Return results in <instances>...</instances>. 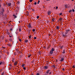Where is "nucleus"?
Listing matches in <instances>:
<instances>
[{"mask_svg": "<svg viewBox=\"0 0 75 75\" xmlns=\"http://www.w3.org/2000/svg\"><path fill=\"white\" fill-rule=\"evenodd\" d=\"M64 6L65 7V8H68V6L67 5H65Z\"/></svg>", "mask_w": 75, "mask_h": 75, "instance_id": "obj_26", "label": "nucleus"}, {"mask_svg": "<svg viewBox=\"0 0 75 75\" xmlns=\"http://www.w3.org/2000/svg\"><path fill=\"white\" fill-rule=\"evenodd\" d=\"M12 30H13V29L12 28H11L10 29V30L11 31H12Z\"/></svg>", "mask_w": 75, "mask_h": 75, "instance_id": "obj_55", "label": "nucleus"}, {"mask_svg": "<svg viewBox=\"0 0 75 75\" xmlns=\"http://www.w3.org/2000/svg\"><path fill=\"white\" fill-rule=\"evenodd\" d=\"M32 10L33 11H35V10L34 9H32Z\"/></svg>", "mask_w": 75, "mask_h": 75, "instance_id": "obj_50", "label": "nucleus"}, {"mask_svg": "<svg viewBox=\"0 0 75 75\" xmlns=\"http://www.w3.org/2000/svg\"><path fill=\"white\" fill-rule=\"evenodd\" d=\"M50 71V69L48 70L47 71V74H49V72Z\"/></svg>", "mask_w": 75, "mask_h": 75, "instance_id": "obj_14", "label": "nucleus"}, {"mask_svg": "<svg viewBox=\"0 0 75 75\" xmlns=\"http://www.w3.org/2000/svg\"><path fill=\"white\" fill-rule=\"evenodd\" d=\"M36 75H40V74L38 73Z\"/></svg>", "mask_w": 75, "mask_h": 75, "instance_id": "obj_52", "label": "nucleus"}, {"mask_svg": "<svg viewBox=\"0 0 75 75\" xmlns=\"http://www.w3.org/2000/svg\"><path fill=\"white\" fill-rule=\"evenodd\" d=\"M55 51V49L54 48H52V50H50V54H53V52Z\"/></svg>", "mask_w": 75, "mask_h": 75, "instance_id": "obj_3", "label": "nucleus"}, {"mask_svg": "<svg viewBox=\"0 0 75 75\" xmlns=\"http://www.w3.org/2000/svg\"><path fill=\"white\" fill-rule=\"evenodd\" d=\"M35 31V29H33V32H34V31Z\"/></svg>", "mask_w": 75, "mask_h": 75, "instance_id": "obj_36", "label": "nucleus"}, {"mask_svg": "<svg viewBox=\"0 0 75 75\" xmlns=\"http://www.w3.org/2000/svg\"><path fill=\"white\" fill-rule=\"evenodd\" d=\"M2 52L3 53H6V51L4 50V51H3Z\"/></svg>", "mask_w": 75, "mask_h": 75, "instance_id": "obj_28", "label": "nucleus"}, {"mask_svg": "<svg viewBox=\"0 0 75 75\" xmlns=\"http://www.w3.org/2000/svg\"><path fill=\"white\" fill-rule=\"evenodd\" d=\"M71 11H72V10H70L69 11V13H71Z\"/></svg>", "mask_w": 75, "mask_h": 75, "instance_id": "obj_29", "label": "nucleus"}, {"mask_svg": "<svg viewBox=\"0 0 75 75\" xmlns=\"http://www.w3.org/2000/svg\"><path fill=\"white\" fill-rule=\"evenodd\" d=\"M11 61H12V62H14V61H13V60H11Z\"/></svg>", "mask_w": 75, "mask_h": 75, "instance_id": "obj_57", "label": "nucleus"}, {"mask_svg": "<svg viewBox=\"0 0 75 75\" xmlns=\"http://www.w3.org/2000/svg\"><path fill=\"white\" fill-rule=\"evenodd\" d=\"M21 72V71H19L18 72V74H20V73Z\"/></svg>", "mask_w": 75, "mask_h": 75, "instance_id": "obj_41", "label": "nucleus"}, {"mask_svg": "<svg viewBox=\"0 0 75 75\" xmlns=\"http://www.w3.org/2000/svg\"><path fill=\"white\" fill-rule=\"evenodd\" d=\"M5 64V62H4V61H1L0 62V65H1L2 64V65H4Z\"/></svg>", "mask_w": 75, "mask_h": 75, "instance_id": "obj_5", "label": "nucleus"}, {"mask_svg": "<svg viewBox=\"0 0 75 75\" xmlns=\"http://www.w3.org/2000/svg\"><path fill=\"white\" fill-rule=\"evenodd\" d=\"M52 68H55V66L54 65H52Z\"/></svg>", "mask_w": 75, "mask_h": 75, "instance_id": "obj_22", "label": "nucleus"}, {"mask_svg": "<svg viewBox=\"0 0 75 75\" xmlns=\"http://www.w3.org/2000/svg\"><path fill=\"white\" fill-rule=\"evenodd\" d=\"M18 63V62H17V61H16L14 63V65H15V66H16V65H17Z\"/></svg>", "mask_w": 75, "mask_h": 75, "instance_id": "obj_7", "label": "nucleus"}, {"mask_svg": "<svg viewBox=\"0 0 75 75\" xmlns=\"http://www.w3.org/2000/svg\"><path fill=\"white\" fill-rule=\"evenodd\" d=\"M51 73H52V72H50V73H49V74L50 75H51Z\"/></svg>", "mask_w": 75, "mask_h": 75, "instance_id": "obj_53", "label": "nucleus"}, {"mask_svg": "<svg viewBox=\"0 0 75 75\" xmlns=\"http://www.w3.org/2000/svg\"><path fill=\"white\" fill-rule=\"evenodd\" d=\"M33 1V0H30L29 1L30 2H32V1Z\"/></svg>", "mask_w": 75, "mask_h": 75, "instance_id": "obj_42", "label": "nucleus"}, {"mask_svg": "<svg viewBox=\"0 0 75 75\" xmlns=\"http://www.w3.org/2000/svg\"><path fill=\"white\" fill-rule=\"evenodd\" d=\"M11 3H9L8 4V6L9 7H10L11 6Z\"/></svg>", "mask_w": 75, "mask_h": 75, "instance_id": "obj_20", "label": "nucleus"}, {"mask_svg": "<svg viewBox=\"0 0 75 75\" xmlns=\"http://www.w3.org/2000/svg\"><path fill=\"white\" fill-rule=\"evenodd\" d=\"M28 9H29V10H31V7L29 6L28 8Z\"/></svg>", "mask_w": 75, "mask_h": 75, "instance_id": "obj_34", "label": "nucleus"}, {"mask_svg": "<svg viewBox=\"0 0 75 75\" xmlns=\"http://www.w3.org/2000/svg\"><path fill=\"white\" fill-rule=\"evenodd\" d=\"M65 50H64L63 51V54H65Z\"/></svg>", "mask_w": 75, "mask_h": 75, "instance_id": "obj_23", "label": "nucleus"}, {"mask_svg": "<svg viewBox=\"0 0 75 75\" xmlns=\"http://www.w3.org/2000/svg\"><path fill=\"white\" fill-rule=\"evenodd\" d=\"M30 30H29L28 31V34H30Z\"/></svg>", "mask_w": 75, "mask_h": 75, "instance_id": "obj_37", "label": "nucleus"}, {"mask_svg": "<svg viewBox=\"0 0 75 75\" xmlns=\"http://www.w3.org/2000/svg\"><path fill=\"white\" fill-rule=\"evenodd\" d=\"M59 20H60V21H62V18H60Z\"/></svg>", "mask_w": 75, "mask_h": 75, "instance_id": "obj_24", "label": "nucleus"}, {"mask_svg": "<svg viewBox=\"0 0 75 75\" xmlns=\"http://www.w3.org/2000/svg\"><path fill=\"white\" fill-rule=\"evenodd\" d=\"M51 0H46V1H50Z\"/></svg>", "mask_w": 75, "mask_h": 75, "instance_id": "obj_58", "label": "nucleus"}, {"mask_svg": "<svg viewBox=\"0 0 75 75\" xmlns=\"http://www.w3.org/2000/svg\"><path fill=\"white\" fill-rule=\"evenodd\" d=\"M40 0H38V4H39V3H40Z\"/></svg>", "mask_w": 75, "mask_h": 75, "instance_id": "obj_43", "label": "nucleus"}, {"mask_svg": "<svg viewBox=\"0 0 75 75\" xmlns=\"http://www.w3.org/2000/svg\"><path fill=\"white\" fill-rule=\"evenodd\" d=\"M59 28H60V27H59L58 26H56V29H57V30H59Z\"/></svg>", "mask_w": 75, "mask_h": 75, "instance_id": "obj_10", "label": "nucleus"}, {"mask_svg": "<svg viewBox=\"0 0 75 75\" xmlns=\"http://www.w3.org/2000/svg\"><path fill=\"white\" fill-rule=\"evenodd\" d=\"M47 68H48V66H44V69H47Z\"/></svg>", "mask_w": 75, "mask_h": 75, "instance_id": "obj_8", "label": "nucleus"}, {"mask_svg": "<svg viewBox=\"0 0 75 75\" xmlns=\"http://www.w3.org/2000/svg\"><path fill=\"white\" fill-rule=\"evenodd\" d=\"M13 16L14 17V18H17V16L15 15H13Z\"/></svg>", "mask_w": 75, "mask_h": 75, "instance_id": "obj_12", "label": "nucleus"}, {"mask_svg": "<svg viewBox=\"0 0 75 75\" xmlns=\"http://www.w3.org/2000/svg\"><path fill=\"white\" fill-rule=\"evenodd\" d=\"M31 35L29 36V39H31Z\"/></svg>", "mask_w": 75, "mask_h": 75, "instance_id": "obj_30", "label": "nucleus"}, {"mask_svg": "<svg viewBox=\"0 0 75 75\" xmlns=\"http://www.w3.org/2000/svg\"><path fill=\"white\" fill-rule=\"evenodd\" d=\"M7 45H8V47H11V43H9L8 44H7Z\"/></svg>", "mask_w": 75, "mask_h": 75, "instance_id": "obj_11", "label": "nucleus"}, {"mask_svg": "<svg viewBox=\"0 0 75 75\" xmlns=\"http://www.w3.org/2000/svg\"><path fill=\"white\" fill-rule=\"evenodd\" d=\"M70 30L68 29V30H66V32L65 33V34H68V32H69V31Z\"/></svg>", "mask_w": 75, "mask_h": 75, "instance_id": "obj_6", "label": "nucleus"}, {"mask_svg": "<svg viewBox=\"0 0 75 75\" xmlns=\"http://www.w3.org/2000/svg\"><path fill=\"white\" fill-rule=\"evenodd\" d=\"M9 41H10L11 42V41H12V39H11V38H10L9 39Z\"/></svg>", "mask_w": 75, "mask_h": 75, "instance_id": "obj_25", "label": "nucleus"}, {"mask_svg": "<svg viewBox=\"0 0 75 75\" xmlns=\"http://www.w3.org/2000/svg\"><path fill=\"white\" fill-rule=\"evenodd\" d=\"M22 67L23 68L24 67H25V64H22Z\"/></svg>", "mask_w": 75, "mask_h": 75, "instance_id": "obj_19", "label": "nucleus"}, {"mask_svg": "<svg viewBox=\"0 0 75 75\" xmlns=\"http://www.w3.org/2000/svg\"><path fill=\"white\" fill-rule=\"evenodd\" d=\"M21 31V28H20L19 29V32H20V31Z\"/></svg>", "mask_w": 75, "mask_h": 75, "instance_id": "obj_38", "label": "nucleus"}, {"mask_svg": "<svg viewBox=\"0 0 75 75\" xmlns=\"http://www.w3.org/2000/svg\"><path fill=\"white\" fill-rule=\"evenodd\" d=\"M43 48H45V46H44V47H43Z\"/></svg>", "mask_w": 75, "mask_h": 75, "instance_id": "obj_63", "label": "nucleus"}, {"mask_svg": "<svg viewBox=\"0 0 75 75\" xmlns=\"http://www.w3.org/2000/svg\"><path fill=\"white\" fill-rule=\"evenodd\" d=\"M7 33L8 35H10V33H9V32H8Z\"/></svg>", "mask_w": 75, "mask_h": 75, "instance_id": "obj_27", "label": "nucleus"}, {"mask_svg": "<svg viewBox=\"0 0 75 75\" xmlns=\"http://www.w3.org/2000/svg\"><path fill=\"white\" fill-rule=\"evenodd\" d=\"M25 42H28V40L27 39H26L25 40Z\"/></svg>", "mask_w": 75, "mask_h": 75, "instance_id": "obj_16", "label": "nucleus"}, {"mask_svg": "<svg viewBox=\"0 0 75 75\" xmlns=\"http://www.w3.org/2000/svg\"><path fill=\"white\" fill-rule=\"evenodd\" d=\"M31 75H34V74H31Z\"/></svg>", "mask_w": 75, "mask_h": 75, "instance_id": "obj_64", "label": "nucleus"}, {"mask_svg": "<svg viewBox=\"0 0 75 75\" xmlns=\"http://www.w3.org/2000/svg\"><path fill=\"white\" fill-rule=\"evenodd\" d=\"M37 18L38 19L39 18H40V16H37Z\"/></svg>", "mask_w": 75, "mask_h": 75, "instance_id": "obj_33", "label": "nucleus"}, {"mask_svg": "<svg viewBox=\"0 0 75 75\" xmlns=\"http://www.w3.org/2000/svg\"><path fill=\"white\" fill-rule=\"evenodd\" d=\"M11 21H10L8 23H11Z\"/></svg>", "mask_w": 75, "mask_h": 75, "instance_id": "obj_60", "label": "nucleus"}, {"mask_svg": "<svg viewBox=\"0 0 75 75\" xmlns=\"http://www.w3.org/2000/svg\"><path fill=\"white\" fill-rule=\"evenodd\" d=\"M3 48H4V49H5V48H6V47H2Z\"/></svg>", "mask_w": 75, "mask_h": 75, "instance_id": "obj_54", "label": "nucleus"}, {"mask_svg": "<svg viewBox=\"0 0 75 75\" xmlns=\"http://www.w3.org/2000/svg\"><path fill=\"white\" fill-rule=\"evenodd\" d=\"M55 18H53L52 20V21L53 22H54V21H55Z\"/></svg>", "mask_w": 75, "mask_h": 75, "instance_id": "obj_13", "label": "nucleus"}, {"mask_svg": "<svg viewBox=\"0 0 75 75\" xmlns=\"http://www.w3.org/2000/svg\"><path fill=\"white\" fill-rule=\"evenodd\" d=\"M75 65H73L72 66L73 68H75Z\"/></svg>", "mask_w": 75, "mask_h": 75, "instance_id": "obj_31", "label": "nucleus"}, {"mask_svg": "<svg viewBox=\"0 0 75 75\" xmlns=\"http://www.w3.org/2000/svg\"><path fill=\"white\" fill-rule=\"evenodd\" d=\"M31 54H30V55H28V58H29L30 57H31Z\"/></svg>", "mask_w": 75, "mask_h": 75, "instance_id": "obj_17", "label": "nucleus"}, {"mask_svg": "<svg viewBox=\"0 0 75 75\" xmlns=\"http://www.w3.org/2000/svg\"><path fill=\"white\" fill-rule=\"evenodd\" d=\"M4 11V8H2L1 9H0V13L1 14H3V13Z\"/></svg>", "mask_w": 75, "mask_h": 75, "instance_id": "obj_1", "label": "nucleus"}, {"mask_svg": "<svg viewBox=\"0 0 75 75\" xmlns=\"http://www.w3.org/2000/svg\"><path fill=\"white\" fill-rule=\"evenodd\" d=\"M63 48V46H61V47H60V48L61 49H62Z\"/></svg>", "mask_w": 75, "mask_h": 75, "instance_id": "obj_40", "label": "nucleus"}, {"mask_svg": "<svg viewBox=\"0 0 75 75\" xmlns=\"http://www.w3.org/2000/svg\"><path fill=\"white\" fill-rule=\"evenodd\" d=\"M50 13H51V12L50 11H48L47 12V14L48 15H49V16H50Z\"/></svg>", "mask_w": 75, "mask_h": 75, "instance_id": "obj_15", "label": "nucleus"}, {"mask_svg": "<svg viewBox=\"0 0 75 75\" xmlns=\"http://www.w3.org/2000/svg\"><path fill=\"white\" fill-rule=\"evenodd\" d=\"M28 27H29V28H30V27H31V23H29L28 24Z\"/></svg>", "mask_w": 75, "mask_h": 75, "instance_id": "obj_9", "label": "nucleus"}, {"mask_svg": "<svg viewBox=\"0 0 75 75\" xmlns=\"http://www.w3.org/2000/svg\"><path fill=\"white\" fill-rule=\"evenodd\" d=\"M60 15L61 16V15H62V13H60Z\"/></svg>", "mask_w": 75, "mask_h": 75, "instance_id": "obj_59", "label": "nucleus"}, {"mask_svg": "<svg viewBox=\"0 0 75 75\" xmlns=\"http://www.w3.org/2000/svg\"><path fill=\"white\" fill-rule=\"evenodd\" d=\"M9 69L10 70H11V68H9Z\"/></svg>", "mask_w": 75, "mask_h": 75, "instance_id": "obj_56", "label": "nucleus"}, {"mask_svg": "<svg viewBox=\"0 0 75 75\" xmlns=\"http://www.w3.org/2000/svg\"><path fill=\"white\" fill-rule=\"evenodd\" d=\"M34 39H35V40L37 39V38L36 37H34Z\"/></svg>", "mask_w": 75, "mask_h": 75, "instance_id": "obj_48", "label": "nucleus"}, {"mask_svg": "<svg viewBox=\"0 0 75 75\" xmlns=\"http://www.w3.org/2000/svg\"><path fill=\"white\" fill-rule=\"evenodd\" d=\"M60 61L61 62H62L64 60V55H62V57H60Z\"/></svg>", "mask_w": 75, "mask_h": 75, "instance_id": "obj_2", "label": "nucleus"}, {"mask_svg": "<svg viewBox=\"0 0 75 75\" xmlns=\"http://www.w3.org/2000/svg\"><path fill=\"white\" fill-rule=\"evenodd\" d=\"M26 15L28 16H29V12L28 11H27L26 13Z\"/></svg>", "mask_w": 75, "mask_h": 75, "instance_id": "obj_18", "label": "nucleus"}, {"mask_svg": "<svg viewBox=\"0 0 75 75\" xmlns=\"http://www.w3.org/2000/svg\"><path fill=\"white\" fill-rule=\"evenodd\" d=\"M62 70L63 71H65V69H64V68H63Z\"/></svg>", "mask_w": 75, "mask_h": 75, "instance_id": "obj_46", "label": "nucleus"}, {"mask_svg": "<svg viewBox=\"0 0 75 75\" xmlns=\"http://www.w3.org/2000/svg\"><path fill=\"white\" fill-rule=\"evenodd\" d=\"M72 11H73V12H74V11H75V10L74 9H73L72 10Z\"/></svg>", "mask_w": 75, "mask_h": 75, "instance_id": "obj_44", "label": "nucleus"}, {"mask_svg": "<svg viewBox=\"0 0 75 75\" xmlns=\"http://www.w3.org/2000/svg\"><path fill=\"white\" fill-rule=\"evenodd\" d=\"M64 32H62V36L63 37H64V38H67V35H66V34H64L63 33Z\"/></svg>", "mask_w": 75, "mask_h": 75, "instance_id": "obj_4", "label": "nucleus"}, {"mask_svg": "<svg viewBox=\"0 0 75 75\" xmlns=\"http://www.w3.org/2000/svg\"><path fill=\"white\" fill-rule=\"evenodd\" d=\"M56 62H58V60H56Z\"/></svg>", "mask_w": 75, "mask_h": 75, "instance_id": "obj_62", "label": "nucleus"}, {"mask_svg": "<svg viewBox=\"0 0 75 75\" xmlns=\"http://www.w3.org/2000/svg\"><path fill=\"white\" fill-rule=\"evenodd\" d=\"M9 65L10 66V67H11V66H12V65H11V64H9Z\"/></svg>", "mask_w": 75, "mask_h": 75, "instance_id": "obj_35", "label": "nucleus"}, {"mask_svg": "<svg viewBox=\"0 0 75 75\" xmlns=\"http://www.w3.org/2000/svg\"><path fill=\"white\" fill-rule=\"evenodd\" d=\"M23 69H24L25 70V69H26V68L24 67H23Z\"/></svg>", "mask_w": 75, "mask_h": 75, "instance_id": "obj_39", "label": "nucleus"}, {"mask_svg": "<svg viewBox=\"0 0 75 75\" xmlns=\"http://www.w3.org/2000/svg\"><path fill=\"white\" fill-rule=\"evenodd\" d=\"M17 3H18V4H19L20 1H17Z\"/></svg>", "mask_w": 75, "mask_h": 75, "instance_id": "obj_47", "label": "nucleus"}, {"mask_svg": "<svg viewBox=\"0 0 75 75\" xmlns=\"http://www.w3.org/2000/svg\"><path fill=\"white\" fill-rule=\"evenodd\" d=\"M57 8H58V6H56V9H57Z\"/></svg>", "mask_w": 75, "mask_h": 75, "instance_id": "obj_51", "label": "nucleus"}, {"mask_svg": "<svg viewBox=\"0 0 75 75\" xmlns=\"http://www.w3.org/2000/svg\"><path fill=\"white\" fill-rule=\"evenodd\" d=\"M1 75H4V72L2 73Z\"/></svg>", "mask_w": 75, "mask_h": 75, "instance_id": "obj_49", "label": "nucleus"}, {"mask_svg": "<svg viewBox=\"0 0 75 75\" xmlns=\"http://www.w3.org/2000/svg\"><path fill=\"white\" fill-rule=\"evenodd\" d=\"M34 4H35V5H36V4H37V2H35Z\"/></svg>", "mask_w": 75, "mask_h": 75, "instance_id": "obj_45", "label": "nucleus"}, {"mask_svg": "<svg viewBox=\"0 0 75 75\" xmlns=\"http://www.w3.org/2000/svg\"><path fill=\"white\" fill-rule=\"evenodd\" d=\"M18 40L20 41V42H21V39H19Z\"/></svg>", "mask_w": 75, "mask_h": 75, "instance_id": "obj_32", "label": "nucleus"}, {"mask_svg": "<svg viewBox=\"0 0 75 75\" xmlns=\"http://www.w3.org/2000/svg\"><path fill=\"white\" fill-rule=\"evenodd\" d=\"M9 37H10L11 38L12 36H9Z\"/></svg>", "mask_w": 75, "mask_h": 75, "instance_id": "obj_61", "label": "nucleus"}, {"mask_svg": "<svg viewBox=\"0 0 75 75\" xmlns=\"http://www.w3.org/2000/svg\"><path fill=\"white\" fill-rule=\"evenodd\" d=\"M50 47H51V45H49L48 47L47 48V49H49Z\"/></svg>", "mask_w": 75, "mask_h": 75, "instance_id": "obj_21", "label": "nucleus"}]
</instances>
